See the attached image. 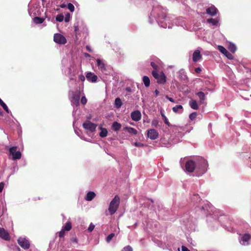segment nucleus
I'll list each match as a JSON object with an SVG mask.
<instances>
[{
  "mask_svg": "<svg viewBox=\"0 0 251 251\" xmlns=\"http://www.w3.org/2000/svg\"><path fill=\"white\" fill-rule=\"evenodd\" d=\"M45 19L43 18H40L37 16L35 17L33 19V22L36 24H40L43 23Z\"/></svg>",
  "mask_w": 251,
  "mask_h": 251,
  "instance_id": "30",
  "label": "nucleus"
},
{
  "mask_svg": "<svg viewBox=\"0 0 251 251\" xmlns=\"http://www.w3.org/2000/svg\"><path fill=\"white\" fill-rule=\"evenodd\" d=\"M124 130L126 131L128 133L132 135H136L137 134V130L131 127L125 126L124 127Z\"/></svg>",
  "mask_w": 251,
  "mask_h": 251,
  "instance_id": "23",
  "label": "nucleus"
},
{
  "mask_svg": "<svg viewBox=\"0 0 251 251\" xmlns=\"http://www.w3.org/2000/svg\"><path fill=\"white\" fill-rule=\"evenodd\" d=\"M189 106L191 108L195 110H197L199 108L197 102L195 100H191L189 102Z\"/></svg>",
  "mask_w": 251,
  "mask_h": 251,
  "instance_id": "27",
  "label": "nucleus"
},
{
  "mask_svg": "<svg viewBox=\"0 0 251 251\" xmlns=\"http://www.w3.org/2000/svg\"><path fill=\"white\" fill-rule=\"evenodd\" d=\"M166 10L161 6L153 7L149 17L150 23L152 24L153 18H154L160 26L163 28H171L174 25V16H166Z\"/></svg>",
  "mask_w": 251,
  "mask_h": 251,
  "instance_id": "1",
  "label": "nucleus"
},
{
  "mask_svg": "<svg viewBox=\"0 0 251 251\" xmlns=\"http://www.w3.org/2000/svg\"><path fill=\"white\" fill-rule=\"evenodd\" d=\"M182 251H190L186 247L182 246L181 247Z\"/></svg>",
  "mask_w": 251,
  "mask_h": 251,
  "instance_id": "57",
  "label": "nucleus"
},
{
  "mask_svg": "<svg viewBox=\"0 0 251 251\" xmlns=\"http://www.w3.org/2000/svg\"><path fill=\"white\" fill-rule=\"evenodd\" d=\"M95 228V225H93L92 223H91L88 228V230L89 232L92 231Z\"/></svg>",
  "mask_w": 251,
  "mask_h": 251,
  "instance_id": "47",
  "label": "nucleus"
},
{
  "mask_svg": "<svg viewBox=\"0 0 251 251\" xmlns=\"http://www.w3.org/2000/svg\"><path fill=\"white\" fill-rule=\"evenodd\" d=\"M115 106L117 108H120L122 105V102L121 100L119 98H117L115 100V102H114Z\"/></svg>",
  "mask_w": 251,
  "mask_h": 251,
  "instance_id": "33",
  "label": "nucleus"
},
{
  "mask_svg": "<svg viewBox=\"0 0 251 251\" xmlns=\"http://www.w3.org/2000/svg\"><path fill=\"white\" fill-rule=\"evenodd\" d=\"M0 237L4 240L10 239L9 233L3 228H0Z\"/></svg>",
  "mask_w": 251,
  "mask_h": 251,
  "instance_id": "21",
  "label": "nucleus"
},
{
  "mask_svg": "<svg viewBox=\"0 0 251 251\" xmlns=\"http://www.w3.org/2000/svg\"><path fill=\"white\" fill-rule=\"evenodd\" d=\"M96 196V194L93 191L88 192L85 198V199L87 201H92Z\"/></svg>",
  "mask_w": 251,
  "mask_h": 251,
  "instance_id": "24",
  "label": "nucleus"
},
{
  "mask_svg": "<svg viewBox=\"0 0 251 251\" xmlns=\"http://www.w3.org/2000/svg\"><path fill=\"white\" fill-rule=\"evenodd\" d=\"M218 12V9L214 5H211L206 9V13L211 16H214L217 14Z\"/></svg>",
  "mask_w": 251,
  "mask_h": 251,
  "instance_id": "19",
  "label": "nucleus"
},
{
  "mask_svg": "<svg viewBox=\"0 0 251 251\" xmlns=\"http://www.w3.org/2000/svg\"><path fill=\"white\" fill-rule=\"evenodd\" d=\"M97 66L99 69L103 73L106 74V66L105 63V61L100 59H97Z\"/></svg>",
  "mask_w": 251,
  "mask_h": 251,
  "instance_id": "15",
  "label": "nucleus"
},
{
  "mask_svg": "<svg viewBox=\"0 0 251 251\" xmlns=\"http://www.w3.org/2000/svg\"><path fill=\"white\" fill-rule=\"evenodd\" d=\"M201 71V69L200 67H198L195 69V72L197 73H200Z\"/></svg>",
  "mask_w": 251,
  "mask_h": 251,
  "instance_id": "55",
  "label": "nucleus"
},
{
  "mask_svg": "<svg viewBox=\"0 0 251 251\" xmlns=\"http://www.w3.org/2000/svg\"><path fill=\"white\" fill-rule=\"evenodd\" d=\"M80 95L79 93L72 92L70 100L73 106H78L79 104Z\"/></svg>",
  "mask_w": 251,
  "mask_h": 251,
  "instance_id": "11",
  "label": "nucleus"
},
{
  "mask_svg": "<svg viewBox=\"0 0 251 251\" xmlns=\"http://www.w3.org/2000/svg\"><path fill=\"white\" fill-rule=\"evenodd\" d=\"M121 251H133V250L132 247L128 245L125 247Z\"/></svg>",
  "mask_w": 251,
  "mask_h": 251,
  "instance_id": "43",
  "label": "nucleus"
},
{
  "mask_svg": "<svg viewBox=\"0 0 251 251\" xmlns=\"http://www.w3.org/2000/svg\"><path fill=\"white\" fill-rule=\"evenodd\" d=\"M70 14L69 13H67L66 14L65 17L64 18V20L66 23L70 21Z\"/></svg>",
  "mask_w": 251,
  "mask_h": 251,
  "instance_id": "46",
  "label": "nucleus"
},
{
  "mask_svg": "<svg viewBox=\"0 0 251 251\" xmlns=\"http://www.w3.org/2000/svg\"><path fill=\"white\" fill-rule=\"evenodd\" d=\"M228 59L230 60H232L233 59V56L231 53H230L229 52L227 51V53H226L224 54Z\"/></svg>",
  "mask_w": 251,
  "mask_h": 251,
  "instance_id": "44",
  "label": "nucleus"
},
{
  "mask_svg": "<svg viewBox=\"0 0 251 251\" xmlns=\"http://www.w3.org/2000/svg\"><path fill=\"white\" fill-rule=\"evenodd\" d=\"M143 81L146 87H148L150 85V80L148 76L145 75L143 77Z\"/></svg>",
  "mask_w": 251,
  "mask_h": 251,
  "instance_id": "31",
  "label": "nucleus"
},
{
  "mask_svg": "<svg viewBox=\"0 0 251 251\" xmlns=\"http://www.w3.org/2000/svg\"><path fill=\"white\" fill-rule=\"evenodd\" d=\"M79 78L82 81H84L85 79V76L83 75H80L79 76Z\"/></svg>",
  "mask_w": 251,
  "mask_h": 251,
  "instance_id": "53",
  "label": "nucleus"
},
{
  "mask_svg": "<svg viewBox=\"0 0 251 251\" xmlns=\"http://www.w3.org/2000/svg\"><path fill=\"white\" fill-rule=\"evenodd\" d=\"M158 124L159 121L156 118L153 119L151 122V126L155 127L158 126Z\"/></svg>",
  "mask_w": 251,
  "mask_h": 251,
  "instance_id": "39",
  "label": "nucleus"
},
{
  "mask_svg": "<svg viewBox=\"0 0 251 251\" xmlns=\"http://www.w3.org/2000/svg\"><path fill=\"white\" fill-rule=\"evenodd\" d=\"M173 112L175 113H182L183 111V107L181 105H176L172 108Z\"/></svg>",
  "mask_w": 251,
  "mask_h": 251,
  "instance_id": "26",
  "label": "nucleus"
},
{
  "mask_svg": "<svg viewBox=\"0 0 251 251\" xmlns=\"http://www.w3.org/2000/svg\"><path fill=\"white\" fill-rule=\"evenodd\" d=\"M0 116H2V111L0 109Z\"/></svg>",
  "mask_w": 251,
  "mask_h": 251,
  "instance_id": "62",
  "label": "nucleus"
},
{
  "mask_svg": "<svg viewBox=\"0 0 251 251\" xmlns=\"http://www.w3.org/2000/svg\"><path fill=\"white\" fill-rule=\"evenodd\" d=\"M240 244L242 246H248L250 244L251 236L249 234H240L238 238Z\"/></svg>",
  "mask_w": 251,
  "mask_h": 251,
  "instance_id": "8",
  "label": "nucleus"
},
{
  "mask_svg": "<svg viewBox=\"0 0 251 251\" xmlns=\"http://www.w3.org/2000/svg\"><path fill=\"white\" fill-rule=\"evenodd\" d=\"M153 76L157 79V82L160 84H164L166 82V77L163 72L158 73L157 71L153 70L152 72Z\"/></svg>",
  "mask_w": 251,
  "mask_h": 251,
  "instance_id": "6",
  "label": "nucleus"
},
{
  "mask_svg": "<svg viewBox=\"0 0 251 251\" xmlns=\"http://www.w3.org/2000/svg\"><path fill=\"white\" fill-rule=\"evenodd\" d=\"M131 119L135 122L139 121L141 118V113L139 110H135L131 113Z\"/></svg>",
  "mask_w": 251,
  "mask_h": 251,
  "instance_id": "18",
  "label": "nucleus"
},
{
  "mask_svg": "<svg viewBox=\"0 0 251 251\" xmlns=\"http://www.w3.org/2000/svg\"><path fill=\"white\" fill-rule=\"evenodd\" d=\"M151 65L153 68V69H154L153 70L157 71V65L155 63H154L153 62H151Z\"/></svg>",
  "mask_w": 251,
  "mask_h": 251,
  "instance_id": "50",
  "label": "nucleus"
},
{
  "mask_svg": "<svg viewBox=\"0 0 251 251\" xmlns=\"http://www.w3.org/2000/svg\"><path fill=\"white\" fill-rule=\"evenodd\" d=\"M65 231L62 228L61 231L58 232V235L60 238H62L64 236Z\"/></svg>",
  "mask_w": 251,
  "mask_h": 251,
  "instance_id": "48",
  "label": "nucleus"
},
{
  "mask_svg": "<svg viewBox=\"0 0 251 251\" xmlns=\"http://www.w3.org/2000/svg\"><path fill=\"white\" fill-rule=\"evenodd\" d=\"M37 3L32 4L30 3L28 5V13L30 16L38 15L40 13V9Z\"/></svg>",
  "mask_w": 251,
  "mask_h": 251,
  "instance_id": "9",
  "label": "nucleus"
},
{
  "mask_svg": "<svg viewBox=\"0 0 251 251\" xmlns=\"http://www.w3.org/2000/svg\"><path fill=\"white\" fill-rule=\"evenodd\" d=\"M18 243L24 250H27L30 247L29 241L25 237H19L18 239Z\"/></svg>",
  "mask_w": 251,
  "mask_h": 251,
  "instance_id": "10",
  "label": "nucleus"
},
{
  "mask_svg": "<svg viewBox=\"0 0 251 251\" xmlns=\"http://www.w3.org/2000/svg\"><path fill=\"white\" fill-rule=\"evenodd\" d=\"M228 49L232 53H234L236 50V47L235 44L230 42L228 46Z\"/></svg>",
  "mask_w": 251,
  "mask_h": 251,
  "instance_id": "32",
  "label": "nucleus"
},
{
  "mask_svg": "<svg viewBox=\"0 0 251 251\" xmlns=\"http://www.w3.org/2000/svg\"><path fill=\"white\" fill-rule=\"evenodd\" d=\"M121 125L117 122H114L112 125V128L115 131H119L121 128Z\"/></svg>",
  "mask_w": 251,
  "mask_h": 251,
  "instance_id": "25",
  "label": "nucleus"
},
{
  "mask_svg": "<svg viewBox=\"0 0 251 251\" xmlns=\"http://www.w3.org/2000/svg\"><path fill=\"white\" fill-rule=\"evenodd\" d=\"M207 161L202 157H199L196 162L190 160L185 164L186 170L188 172H193L195 170L198 176L204 174L207 171Z\"/></svg>",
  "mask_w": 251,
  "mask_h": 251,
  "instance_id": "2",
  "label": "nucleus"
},
{
  "mask_svg": "<svg viewBox=\"0 0 251 251\" xmlns=\"http://www.w3.org/2000/svg\"><path fill=\"white\" fill-rule=\"evenodd\" d=\"M53 40L56 43L60 45H64L67 43L66 38L60 33L54 34Z\"/></svg>",
  "mask_w": 251,
  "mask_h": 251,
  "instance_id": "12",
  "label": "nucleus"
},
{
  "mask_svg": "<svg viewBox=\"0 0 251 251\" xmlns=\"http://www.w3.org/2000/svg\"><path fill=\"white\" fill-rule=\"evenodd\" d=\"M158 136V132L154 129H150L147 131V137L151 140L156 139Z\"/></svg>",
  "mask_w": 251,
  "mask_h": 251,
  "instance_id": "17",
  "label": "nucleus"
},
{
  "mask_svg": "<svg viewBox=\"0 0 251 251\" xmlns=\"http://www.w3.org/2000/svg\"><path fill=\"white\" fill-rule=\"evenodd\" d=\"M174 25H176L177 26H180L184 29H188L185 25V22L183 18L182 17H179L177 18H175L174 17Z\"/></svg>",
  "mask_w": 251,
  "mask_h": 251,
  "instance_id": "16",
  "label": "nucleus"
},
{
  "mask_svg": "<svg viewBox=\"0 0 251 251\" xmlns=\"http://www.w3.org/2000/svg\"><path fill=\"white\" fill-rule=\"evenodd\" d=\"M64 17L62 14H58L56 16V20L57 22H62L64 20Z\"/></svg>",
  "mask_w": 251,
  "mask_h": 251,
  "instance_id": "38",
  "label": "nucleus"
},
{
  "mask_svg": "<svg viewBox=\"0 0 251 251\" xmlns=\"http://www.w3.org/2000/svg\"><path fill=\"white\" fill-rule=\"evenodd\" d=\"M193 201L196 200L198 204L196 205L197 211L201 215H208L213 212V207L207 201H201L198 195H194Z\"/></svg>",
  "mask_w": 251,
  "mask_h": 251,
  "instance_id": "3",
  "label": "nucleus"
},
{
  "mask_svg": "<svg viewBox=\"0 0 251 251\" xmlns=\"http://www.w3.org/2000/svg\"><path fill=\"white\" fill-rule=\"evenodd\" d=\"M155 92V96H156H156H157V95H158V94H159V91H158L157 89H156V90H155V92Z\"/></svg>",
  "mask_w": 251,
  "mask_h": 251,
  "instance_id": "61",
  "label": "nucleus"
},
{
  "mask_svg": "<svg viewBox=\"0 0 251 251\" xmlns=\"http://www.w3.org/2000/svg\"><path fill=\"white\" fill-rule=\"evenodd\" d=\"M13 251H21V249H20V248H19V247H17V246H16V247H15V248L13 249ZM30 251H35V250H33L32 251V249H30Z\"/></svg>",
  "mask_w": 251,
  "mask_h": 251,
  "instance_id": "52",
  "label": "nucleus"
},
{
  "mask_svg": "<svg viewBox=\"0 0 251 251\" xmlns=\"http://www.w3.org/2000/svg\"><path fill=\"white\" fill-rule=\"evenodd\" d=\"M166 98L167 99H168L171 102H175V100H174V99L173 98H170V97H168V96H166Z\"/></svg>",
  "mask_w": 251,
  "mask_h": 251,
  "instance_id": "54",
  "label": "nucleus"
},
{
  "mask_svg": "<svg viewBox=\"0 0 251 251\" xmlns=\"http://www.w3.org/2000/svg\"><path fill=\"white\" fill-rule=\"evenodd\" d=\"M202 49L201 48H198L197 50H196L192 55V59L193 62H197L199 61L202 58V55L201 54V50Z\"/></svg>",
  "mask_w": 251,
  "mask_h": 251,
  "instance_id": "14",
  "label": "nucleus"
},
{
  "mask_svg": "<svg viewBox=\"0 0 251 251\" xmlns=\"http://www.w3.org/2000/svg\"><path fill=\"white\" fill-rule=\"evenodd\" d=\"M67 8L71 11L73 12L75 10V7L73 4L69 3L67 5Z\"/></svg>",
  "mask_w": 251,
  "mask_h": 251,
  "instance_id": "41",
  "label": "nucleus"
},
{
  "mask_svg": "<svg viewBox=\"0 0 251 251\" xmlns=\"http://www.w3.org/2000/svg\"><path fill=\"white\" fill-rule=\"evenodd\" d=\"M197 115V112H193L189 115V119L191 121H193L196 118Z\"/></svg>",
  "mask_w": 251,
  "mask_h": 251,
  "instance_id": "40",
  "label": "nucleus"
},
{
  "mask_svg": "<svg viewBox=\"0 0 251 251\" xmlns=\"http://www.w3.org/2000/svg\"><path fill=\"white\" fill-rule=\"evenodd\" d=\"M75 30L76 31V27L75 26Z\"/></svg>",
  "mask_w": 251,
  "mask_h": 251,
  "instance_id": "64",
  "label": "nucleus"
},
{
  "mask_svg": "<svg viewBox=\"0 0 251 251\" xmlns=\"http://www.w3.org/2000/svg\"><path fill=\"white\" fill-rule=\"evenodd\" d=\"M87 101V100L85 96H82L80 102L83 105H85Z\"/></svg>",
  "mask_w": 251,
  "mask_h": 251,
  "instance_id": "45",
  "label": "nucleus"
},
{
  "mask_svg": "<svg viewBox=\"0 0 251 251\" xmlns=\"http://www.w3.org/2000/svg\"><path fill=\"white\" fill-rule=\"evenodd\" d=\"M86 77L89 81L92 82H96L98 79V76L91 72L88 73L86 75Z\"/></svg>",
  "mask_w": 251,
  "mask_h": 251,
  "instance_id": "20",
  "label": "nucleus"
},
{
  "mask_svg": "<svg viewBox=\"0 0 251 251\" xmlns=\"http://www.w3.org/2000/svg\"><path fill=\"white\" fill-rule=\"evenodd\" d=\"M62 228L67 231L70 230L72 228L71 223L70 221L67 222L66 225L63 226Z\"/></svg>",
  "mask_w": 251,
  "mask_h": 251,
  "instance_id": "34",
  "label": "nucleus"
},
{
  "mask_svg": "<svg viewBox=\"0 0 251 251\" xmlns=\"http://www.w3.org/2000/svg\"><path fill=\"white\" fill-rule=\"evenodd\" d=\"M134 145L137 147H143L145 146L143 143L137 142L134 143Z\"/></svg>",
  "mask_w": 251,
  "mask_h": 251,
  "instance_id": "49",
  "label": "nucleus"
},
{
  "mask_svg": "<svg viewBox=\"0 0 251 251\" xmlns=\"http://www.w3.org/2000/svg\"><path fill=\"white\" fill-rule=\"evenodd\" d=\"M71 242H73V243H77V240L76 238H73L71 239Z\"/></svg>",
  "mask_w": 251,
  "mask_h": 251,
  "instance_id": "56",
  "label": "nucleus"
},
{
  "mask_svg": "<svg viewBox=\"0 0 251 251\" xmlns=\"http://www.w3.org/2000/svg\"><path fill=\"white\" fill-rule=\"evenodd\" d=\"M75 133L78 135L79 136L81 139H83V140H85V139L82 137H81L79 134V132L77 131L75 128Z\"/></svg>",
  "mask_w": 251,
  "mask_h": 251,
  "instance_id": "59",
  "label": "nucleus"
},
{
  "mask_svg": "<svg viewBox=\"0 0 251 251\" xmlns=\"http://www.w3.org/2000/svg\"><path fill=\"white\" fill-rule=\"evenodd\" d=\"M83 127L86 130H88L91 132H93L96 130L97 125L87 120L83 124Z\"/></svg>",
  "mask_w": 251,
  "mask_h": 251,
  "instance_id": "13",
  "label": "nucleus"
},
{
  "mask_svg": "<svg viewBox=\"0 0 251 251\" xmlns=\"http://www.w3.org/2000/svg\"><path fill=\"white\" fill-rule=\"evenodd\" d=\"M173 132L174 133L176 138H172V142L173 144H177L180 142L181 138L184 135L183 129L181 127L175 126L173 127Z\"/></svg>",
  "mask_w": 251,
  "mask_h": 251,
  "instance_id": "4",
  "label": "nucleus"
},
{
  "mask_svg": "<svg viewBox=\"0 0 251 251\" xmlns=\"http://www.w3.org/2000/svg\"><path fill=\"white\" fill-rule=\"evenodd\" d=\"M84 55L85 57H90V55L87 53H84Z\"/></svg>",
  "mask_w": 251,
  "mask_h": 251,
  "instance_id": "60",
  "label": "nucleus"
},
{
  "mask_svg": "<svg viewBox=\"0 0 251 251\" xmlns=\"http://www.w3.org/2000/svg\"><path fill=\"white\" fill-rule=\"evenodd\" d=\"M18 147L14 146L8 148L9 154L12 156L13 160L20 159L21 158L22 154L20 151H17Z\"/></svg>",
  "mask_w": 251,
  "mask_h": 251,
  "instance_id": "7",
  "label": "nucleus"
},
{
  "mask_svg": "<svg viewBox=\"0 0 251 251\" xmlns=\"http://www.w3.org/2000/svg\"><path fill=\"white\" fill-rule=\"evenodd\" d=\"M86 49L89 52H92V50H91V47H90V46L87 45L86 46Z\"/></svg>",
  "mask_w": 251,
  "mask_h": 251,
  "instance_id": "58",
  "label": "nucleus"
},
{
  "mask_svg": "<svg viewBox=\"0 0 251 251\" xmlns=\"http://www.w3.org/2000/svg\"><path fill=\"white\" fill-rule=\"evenodd\" d=\"M119 204L120 198L116 195L111 201L108 207V210L111 215H112L116 212L119 207Z\"/></svg>",
  "mask_w": 251,
  "mask_h": 251,
  "instance_id": "5",
  "label": "nucleus"
},
{
  "mask_svg": "<svg viewBox=\"0 0 251 251\" xmlns=\"http://www.w3.org/2000/svg\"><path fill=\"white\" fill-rule=\"evenodd\" d=\"M115 236L114 233H111L110 234L106 239V242L109 243L110 241L112 240V239L113 238V237Z\"/></svg>",
  "mask_w": 251,
  "mask_h": 251,
  "instance_id": "42",
  "label": "nucleus"
},
{
  "mask_svg": "<svg viewBox=\"0 0 251 251\" xmlns=\"http://www.w3.org/2000/svg\"><path fill=\"white\" fill-rule=\"evenodd\" d=\"M217 49L223 54H225L226 53H227V50L222 46H218Z\"/></svg>",
  "mask_w": 251,
  "mask_h": 251,
  "instance_id": "37",
  "label": "nucleus"
},
{
  "mask_svg": "<svg viewBox=\"0 0 251 251\" xmlns=\"http://www.w3.org/2000/svg\"><path fill=\"white\" fill-rule=\"evenodd\" d=\"M65 5L63 4V5H62L61 7L62 8H64V7H65Z\"/></svg>",
  "mask_w": 251,
  "mask_h": 251,
  "instance_id": "63",
  "label": "nucleus"
},
{
  "mask_svg": "<svg viewBox=\"0 0 251 251\" xmlns=\"http://www.w3.org/2000/svg\"><path fill=\"white\" fill-rule=\"evenodd\" d=\"M161 115L164 119L165 124H166L168 126H170L171 124L169 123L168 118L166 117V116L165 115V114L162 111L161 112Z\"/></svg>",
  "mask_w": 251,
  "mask_h": 251,
  "instance_id": "36",
  "label": "nucleus"
},
{
  "mask_svg": "<svg viewBox=\"0 0 251 251\" xmlns=\"http://www.w3.org/2000/svg\"><path fill=\"white\" fill-rule=\"evenodd\" d=\"M4 186V183L3 182L0 183V193L3 190V189Z\"/></svg>",
  "mask_w": 251,
  "mask_h": 251,
  "instance_id": "51",
  "label": "nucleus"
},
{
  "mask_svg": "<svg viewBox=\"0 0 251 251\" xmlns=\"http://www.w3.org/2000/svg\"><path fill=\"white\" fill-rule=\"evenodd\" d=\"M197 95L200 99V102L201 103H203L205 99V95L202 92H199L197 93Z\"/></svg>",
  "mask_w": 251,
  "mask_h": 251,
  "instance_id": "28",
  "label": "nucleus"
},
{
  "mask_svg": "<svg viewBox=\"0 0 251 251\" xmlns=\"http://www.w3.org/2000/svg\"><path fill=\"white\" fill-rule=\"evenodd\" d=\"M99 129L100 130V137L103 138L107 136V130L105 128H102L101 126L99 127Z\"/></svg>",
  "mask_w": 251,
  "mask_h": 251,
  "instance_id": "29",
  "label": "nucleus"
},
{
  "mask_svg": "<svg viewBox=\"0 0 251 251\" xmlns=\"http://www.w3.org/2000/svg\"><path fill=\"white\" fill-rule=\"evenodd\" d=\"M219 21H220V18L219 17H217L215 19L210 18V19H207V22L210 25H212L213 26H218Z\"/></svg>",
  "mask_w": 251,
  "mask_h": 251,
  "instance_id": "22",
  "label": "nucleus"
},
{
  "mask_svg": "<svg viewBox=\"0 0 251 251\" xmlns=\"http://www.w3.org/2000/svg\"><path fill=\"white\" fill-rule=\"evenodd\" d=\"M0 105L2 107L3 109L7 113H9V110L6 105V104L0 98Z\"/></svg>",
  "mask_w": 251,
  "mask_h": 251,
  "instance_id": "35",
  "label": "nucleus"
}]
</instances>
